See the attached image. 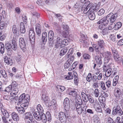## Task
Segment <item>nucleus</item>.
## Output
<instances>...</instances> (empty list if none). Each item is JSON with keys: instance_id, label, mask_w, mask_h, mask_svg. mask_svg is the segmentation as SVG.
<instances>
[{"instance_id": "f257e3e1", "label": "nucleus", "mask_w": 123, "mask_h": 123, "mask_svg": "<svg viewBox=\"0 0 123 123\" xmlns=\"http://www.w3.org/2000/svg\"><path fill=\"white\" fill-rule=\"evenodd\" d=\"M17 47L16 41L13 40H12V43H10L9 42L5 44V49L8 51H11L12 49L16 50L17 49Z\"/></svg>"}, {"instance_id": "f03ea898", "label": "nucleus", "mask_w": 123, "mask_h": 123, "mask_svg": "<svg viewBox=\"0 0 123 123\" xmlns=\"http://www.w3.org/2000/svg\"><path fill=\"white\" fill-rule=\"evenodd\" d=\"M30 99L29 95L28 94L25 95V94L23 93L19 98L18 104H20L22 103H26L29 101Z\"/></svg>"}, {"instance_id": "7ed1b4c3", "label": "nucleus", "mask_w": 123, "mask_h": 123, "mask_svg": "<svg viewBox=\"0 0 123 123\" xmlns=\"http://www.w3.org/2000/svg\"><path fill=\"white\" fill-rule=\"evenodd\" d=\"M112 114L113 115H117L120 116L123 114V111L120 108V106L117 105L113 108Z\"/></svg>"}, {"instance_id": "20e7f679", "label": "nucleus", "mask_w": 123, "mask_h": 123, "mask_svg": "<svg viewBox=\"0 0 123 123\" xmlns=\"http://www.w3.org/2000/svg\"><path fill=\"white\" fill-rule=\"evenodd\" d=\"M62 27L63 30L62 35L64 37H66L68 36L69 34V27L64 23H62Z\"/></svg>"}, {"instance_id": "39448f33", "label": "nucleus", "mask_w": 123, "mask_h": 123, "mask_svg": "<svg viewBox=\"0 0 123 123\" xmlns=\"http://www.w3.org/2000/svg\"><path fill=\"white\" fill-rule=\"evenodd\" d=\"M117 17V14L115 13H110L106 16V18L111 23H113L114 22Z\"/></svg>"}, {"instance_id": "423d86ee", "label": "nucleus", "mask_w": 123, "mask_h": 123, "mask_svg": "<svg viewBox=\"0 0 123 123\" xmlns=\"http://www.w3.org/2000/svg\"><path fill=\"white\" fill-rule=\"evenodd\" d=\"M102 55L105 57V59L106 60L107 62H108L112 58V54L111 52L109 51L103 52L102 53Z\"/></svg>"}, {"instance_id": "0eeeda50", "label": "nucleus", "mask_w": 123, "mask_h": 123, "mask_svg": "<svg viewBox=\"0 0 123 123\" xmlns=\"http://www.w3.org/2000/svg\"><path fill=\"white\" fill-rule=\"evenodd\" d=\"M55 46L56 48H61L64 47L62 44V40L60 37H58L57 38Z\"/></svg>"}, {"instance_id": "6e6552de", "label": "nucleus", "mask_w": 123, "mask_h": 123, "mask_svg": "<svg viewBox=\"0 0 123 123\" xmlns=\"http://www.w3.org/2000/svg\"><path fill=\"white\" fill-rule=\"evenodd\" d=\"M29 37L31 43L33 44L34 43L35 39V34L33 30H30L29 32Z\"/></svg>"}, {"instance_id": "1a4fd4ad", "label": "nucleus", "mask_w": 123, "mask_h": 123, "mask_svg": "<svg viewBox=\"0 0 123 123\" xmlns=\"http://www.w3.org/2000/svg\"><path fill=\"white\" fill-rule=\"evenodd\" d=\"M86 80L88 82H90L91 81L94 82L96 81L97 80V77L95 75L92 76L91 74L89 73L88 74L86 77Z\"/></svg>"}, {"instance_id": "9d476101", "label": "nucleus", "mask_w": 123, "mask_h": 123, "mask_svg": "<svg viewBox=\"0 0 123 123\" xmlns=\"http://www.w3.org/2000/svg\"><path fill=\"white\" fill-rule=\"evenodd\" d=\"M59 117L60 120L62 123H66L67 119L64 113L62 112H60L59 114Z\"/></svg>"}, {"instance_id": "9b49d317", "label": "nucleus", "mask_w": 123, "mask_h": 123, "mask_svg": "<svg viewBox=\"0 0 123 123\" xmlns=\"http://www.w3.org/2000/svg\"><path fill=\"white\" fill-rule=\"evenodd\" d=\"M63 104L65 110L66 111H69L70 108L69 100L68 98H66L64 100Z\"/></svg>"}, {"instance_id": "f8f14e48", "label": "nucleus", "mask_w": 123, "mask_h": 123, "mask_svg": "<svg viewBox=\"0 0 123 123\" xmlns=\"http://www.w3.org/2000/svg\"><path fill=\"white\" fill-rule=\"evenodd\" d=\"M19 45L21 49L23 51H25L26 48V46L24 40L23 38L19 39Z\"/></svg>"}, {"instance_id": "ddd939ff", "label": "nucleus", "mask_w": 123, "mask_h": 123, "mask_svg": "<svg viewBox=\"0 0 123 123\" xmlns=\"http://www.w3.org/2000/svg\"><path fill=\"white\" fill-rule=\"evenodd\" d=\"M89 3V4H88V7H90L89 9H91V11L93 10L95 11L96 12L97 11L99 8V6H98L94 5H93L92 3H90V2H88Z\"/></svg>"}, {"instance_id": "4468645a", "label": "nucleus", "mask_w": 123, "mask_h": 123, "mask_svg": "<svg viewBox=\"0 0 123 123\" xmlns=\"http://www.w3.org/2000/svg\"><path fill=\"white\" fill-rule=\"evenodd\" d=\"M75 106H82V102L81 97L78 95L75 98Z\"/></svg>"}, {"instance_id": "2eb2a0df", "label": "nucleus", "mask_w": 123, "mask_h": 123, "mask_svg": "<svg viewBox=\"0 0 123 123\" xmlns=\"http://www.w3.org/2000/svg\"><path fill=\"white\" fill-rule=\"evenodd\" d=\"M82 106H76L77 111L78 113L79 114H81L82 112L83 113L84 112V113L86 114V108H85L83 107V108L81 107Z\"/></svg>"}, {"instance_id": "dca6fc26", "label": "nucleus", "mask_w": 123, "mask_h": 123, "mask_svg": "<svg viewBox=\"0 0 123 123\" xmlns=\"http://www.w3.org/2000/svg\"><path fill=\"white\" fill-rule=\"evenodd\" d=\"M114 95L117 98L121 97L122 93L120 89L119 88H116L115 90Z\"/></svg>"}, {"instance_id": "f3484780", "label": "nucleus", "mask_w": 123, "mask_h": 123, "mask_svg": "<svg viewBox=\"0 0 123 123\" xmlns=\"http://www.w3.org/2000/svg\"><path fill=\"white\" fill-rule=\"evenodd\" d=\"M91 9L88 10V14L89 19L91 20H93L95 19V15L93 11H91Z\"/></svg>"}, {"instance_id": "a211bd4d", "label": "nucleus", "mask_w": 123, "mask_h": 123, "mask_svg": "<svg viewBox=\"0 0 123 123\" xmlns=\"http://www.w3.org/2000/svg\"><path fill=\"white\" fill-rule=\"evenodd\" d=\"M35 30L37 34L40 36L41 34V27L40 25L37 24L36 25Z\"/></svg>"}, {"instance_id": "6ab92c4d", "label": "nucleus", "mask_w": 123, "mask_h": 123, "mask_svg": "<svg viewBox=\"0 0 123 123\" xmlns=\"http://www.w3.org/2000/svg\"><path fill=\"white\" fill-rule=\"evenodd\" d=\"M94 48H95V51L97 55L100 54L102 55V53L101 52L104 51V48H101V47L98 46L93 47Z\"/></svg>"}, {"instance_id": "aec40b11", "label": "nucleus", "mask_w": 123, "mask_h": 123, "mask_svg": "<svg viewBox=\"0 0 123 123\" xmlns=\"http://www.w3.org/2000/svg\"><path fill=\"white\" fill-rule=\"evenodd\" d=\"M81 95L83 100L85 102H87L88 101L89 97L90 96L89 95L86 94L83 92L81 93Z\"/></svg>"}, {"instance_id": "412c9836", "label": "nucleus", "mask_w": 123, "mask_h": 123, "mask_svg": "<svg viewBox=\"0 0 123 123\" xmlns=\"http://www.w3.org/2000/svg\"><path fill=\"white\" fill-rule=\"evenodd\" d=\"M13 120L16 121H18L19 120V117L18 114L15 112H13L11 114Z\"/></svg>"}, {"instance_id": "4be33fe9", "label": "nucleus", "mask_w": 123, "mask_h": 123, "mask_svg": "<svg viewBox=\"0 0 123 123\" xmlns=\"http://www.w3.org/2000/svg\"><path fill=\"white\" fill-rule=\"evenodd\" d=\"M113 55L114 59L115 61H121L122 60V58L119 56L118 53H115Z\"/></svg>"}, {"instance_id": "5701e85b", "label": "nucleus", "mask_w": 123, "mask_h": 123, "mask_svg": "<svg viewBox=\"0 0 123 123\" xmlns=\"http://www.w3.org/2000/svg\"><path fill=\"white\" fill-rule=\"evenodd\" d=\"M24 116H25V118L26 119H29L30 120H31L33 118V116L30 112L25 113L24 114Z\"/></svg>"}, {"instance_id": "b1692460", "label": "nucleus", "mask_w": 123, "mask_h": 123, "mask_svg": "<svg viewBox=\"0 0 123 123\" xmlns=\"http://www.w3.org/2000/svg\"><path fill=\"white\" fill-rule=\"evenodd\" d=\"M98 44L101 48H104L105 43L103 39H99L97 41Z\"/></svg>"}, {"instance_id": "393cba45", "label": "nucleus", "mask_w": 123, "mask_h": 123, "mask_svg": "<svg viewBox=\"0 0 123 123\" xmlns=\"http://www.w3.org/2000/svg\"><path fill=\"white\" fill-rule=\"evenodd\" d=\"M47 34L46 32H44L42 34V40L43 43L44 44L47 40Z\"/></svg>"}, {"instance_id": "a878e982", "label": "nucleus", "mask_w": 123, "mask_h": 123, "mask_svg": "<svg viewBox=\"0 0 123 123\" xmlns=\"http://www.w3.org/2000/svg\"><path fill=\"white\" fill-rule=\"evenodd\" d=\"M20 31L21 33H24L25 32V25L23 22H21L20 24Z\"/></svg>"}, {"instance_id": "bb28decb", "label": "nucleus", "mask_w": 123, "mask_h": 123, "mask_svg": "<svg viewBox=\"0 0 123 123\" xmlns=\"http://www.w3.org/2000/svg\"><path fill=\"white\" fill-rule=\"evenodd\" d=\"M39 112H35L33 114L34 118L38 121H39L41 120V116Z\"/></svg>"}, {"instance_id": "cd10ccee", "label": "nucleus", "mask_w": 123, "mask_h": 123, "mask_svg": "<svg viewBox=\"0 0 123 123\" xmlns=\"http://www.w3.org/2000/svg\"><path fill=\"white\" fill-rule=\"evenodd\" d=\"M54 35V32L52 31H49L48 34V37L49 41H51L52 40Z\"/></svg>"}, {"instance_id": "c85d7f7f", "label": "nucleus", "mask_w": 123, "mask_h": 123, "mask_svg": "<svg viewBox=\"0 0 123 123\" xmlns=\"http://www.w3.org/2000/svg\"><path fill=\"white\" fill-rule=\"evenodd\" d=\"M122 23L120 22H117L115 25H114V29L117 30L120 28L122 26Z\"/></svg>"}, {"instance_id": "c756f323", "label": "nucleus", "mask_w": 123, "mask_h": 123, "mask_svg": "<svg viewBox=\"0 0 123 123\" xmlns=\"http://www.w3.org/2000/svg\"><path fill=\"white\" fill-rule=\"evenodd\" d=\"M1 110L3 115L5 116L6 118L8 117L9 116L8 113L5 109L3 108H1Z\"/></svg>"}, {"instance_id": "7c9ffc66", "label": "nucleus", "mask_w": 123, "mask_h": 123, "mask_svg": "<svg viewBox=\"0 0 123 123\" xmlns=\"http://www.w3.org/2000/svg\"><path fill=\"white\" fill-rule=\"evenodd\" d=\"M18 29L15 25H13L12 28V32L13 34L16 35L17 34Z\"/></svg>"}, {"instance_id": "2f4dec72", "label": "nucleus", "mask_w": 123, "mask_h": 123, "mask_svg": "<svg viewBox=\"0 0 123 123\" xmlns=\"http://www.w3.org/2000/svg\"><path fill=\"white\" fill-rule=\"evenodd\" d=\"M42 99L43 101L45 103H49V99L48 97L45 95L43 94L42 96Z\"/></svg>"}, {"instance_id": "473e14b6", "label": "nucleus", "mask_w": 123, "mask_h": 123, "mask_svg": "<svg viewBox=\"0 0 123 123\" xmlns=\"http://www.w3.org/2000/svg\"><path fill=\"white\" fill-rule=\"evenodd\" d=\"M94 123H100V121L97 115H95L93 117Z\"/></svg>"}, {"instance_id": "72a5a7b5", "label": "nucleus", "mask_w": 123, "mask_h": 123, "mask_svg": "<svg viewBox=\"0 0 123 123\" xmlns=\"http://www.w3.org/2000/svg\"><path fill=\"white\" fill-rule=\"evenodd\" d=\"M68 50L67 47H65L62 48L61 50L60 55L61 56H63L67 52Z\"/></svg>"}, {"instance_id": "f704fd0d", "label": "nucleus", "mask_w": 123, "mask_h": 123, "mask_svg": "<svg viewBox=\"0 0 123 123\" xmlns=\"http://www.w3.org/2000/svg\"><path fill=\"white\" fill-rule=\"evenodd\" d=\"M112 71V68H109L106 71L105 74V75L106 77H109L111 74H112L111 72Z\"/></svg>"}, {"instance_id": "c9c22d12", "label": "nucleus", "mask_w": 123, "mask_h": 123, "mask_svg": "<svg viewBox=\"0 0 123 123\" xmlns=\"http://www.w3.org/2000/svg\"><path fill=\"white\" fill-rule=\"evenodd\" d=\"M17 109L18 112L20 114H23L25 112V109L22 107H17Z\"/></svg>"}, {"instance_id": "e433bc0d", "label": "nucleus", "mask_w": 123, "mask_h": 123, "mask_svg": "<svg viewBox=\"0 0 123 123\" xmlns=\"http://www.w3.org/2000/svg\"><path fill=\"white\" fill-rule=\"evenodd\" d=\"M41 120H42L43 123H46V122L47 118L46 115L44 114L43 113L41 114Z\"/></svg>"}, {"instance_id": "4c0bfd02", "label": "nucleus", "mask_w": 123, "mask_h": 123, "mask_svg": "<svg viewBox=\"0 0 123 123\" xmlns=\"http://www.w3.org/2000/svg\"><path fill=\"white\" fill-rule=\"evenodd\" d=\"M95 58L97 63L99 64L102 63V61L101 58L99 56L96 55L95 56Z\"/></svg>"}, {"instance_id": "58836bf2", "label": "nucleus", "mask_w": 123, "mask_h": 123, "mask_svg": "<svg viewBox=\"0 0 123 123\" xmlns=\"http://www.w3.org/2000/svg\"><path fill=\"white\" fill-rule=\"evenodd\" d=\"M5 46L3 43H0V52L1 54H3L4 52Z\"/></svg>"}, {"instance_id": "ea45409f", "label": "nucleus", "mask_w": 123, "mask_h": 123, "mask_svg": "<svg viewBox=\"0 0 123 123\" xmlns=\"http://www.w3.org/2000/svg\"><path fill=\"white\" fill-rule=\"evenodd\" d=\"M73 74L74 78V83L75 84L77 85L78 82V78L77 77V74L76 72H74Z\"/></svg>"}, {"instance_id": "a19ab883", "label": "nucleus", "mask_w": 123, "mask_h": 123, "mask_svg": "<svg viewBox=\"0 0 123 123\" xmlns=\"http://www.w3.org/2000/svg\"><path fill=\"white\" fill-rule=\"evenodd\" d=\"M37 109L38 112L42 113L43 112V109L40 104H38L37 106Z\"/></svg>"}, {"instance_id": "79ce46f5", "label": "nucleus", "mask_w": 123, "mask_h": 123, "mask_svg": "<svg viewBox=\"0 0 123 123\" xmlns=\"http://www.w3.org/2000/svg\"><path fill=\"white\" fill-rule=\"evenodd\" d=\"M69 94L71 95L72 96L75 97H77L78 95H77V92L75 91H71L69 93Z\"/></svg>"}, {"instance_id": "37998d69", "label": "nucleus", "mask_w": 123, "mask_h": 123, "mask_svg": "<svg viewBox=\"0 0 123 123\" xmlns=\"http://www.w3.org/2000/svg\"><path fill=\"white\" fill-rule=\"evenodd\" d=\"M0 74H1L3 76L4 78H6L7 77V75L5 72L4 70H2L1 69L0 71Z\"/></svg>"}, {"instance_id": "c03bdc74", "label": "nucleus", "mask_w": 123, "mask_h": 123, "mask_svg": "<svg viewBox=\"0 0 123 123\" xmlns=\"http://www.w3.org/2000/svg\"><path fill=\"white\" fill-rule=\"evenodd\" d=\"M69 60H67L64 65V67L65 68H68L70 66L71 63V62H69Z\"/></svg>"}, {"instance_id": "a18cd8bd", "label": "nucleus", "mask_w": 123, "mask_h": 123, "mask_svg": "<svg viewBox=\"0 0 123 123\" xmlns=\"http://www.w3.org/2000/svg\"><path fill=\"white\" fill-rule=\"evenodd\" d=\"M108 96V94L107 92H103V96L102 97V99H101V100L102 101V102H103V99L105 100V98L107 97Z\"/></svg>"}, {"instance_id": "49530a36", "label": "nucleus", "mask_w": 123, "mask_h": 123, "mask_svg": "<svg viewBox=\"0 0 123 123\" xmlns=\"http://www.w3.org/2000/svg\"><path fill=\"white\" fill-rule=\"evenodd\" d=\"M12 88V86L11 85H10L6 88L4 90V91L7 92H10L11 91Z\"/></svg>"}, {"instance_id": "de8ad7c7", "label": "nucleus", "mask_w": 123, "mask_h": 123, "mask_svg": "<svg viewBox=\"0 0 123 123\" xmlns=\"http://www.w3.org/2000/svg\"><path fill=\"white\" fill-rule=\"evenodd\" d=\"M49 105L48 106H50L52 105L55 106L56 105V102L55 100L54 99H53L51 101V102H49Z\"/></svg>"}, {"instance_id": "09e8293b", "label": "nucleus", "mask_w": 123, "mask_h": 123, "mask_svg": "<svg viewBox=\"0 0 123 123\" xmlns=\"http://www.w3.org/2000/svg\"><path fill=\"white\" fill-rule=\"evenodd\" d=\"M11 85L12 86V88H17V84L15 81H13L12 82Z\"/></svg>"}, {"instance_id": "8fccbe9b", "label": "nucleus", "mask_w": 123, "mask_h": 123, "mask_svg": "<svg viewBox=\"0 0 123 123\" xmlns=\"http://www.w3.org/2000/svg\"><path fill=\"white\" fill-rule=\"evenodd\" d=\"M46 116L48 121H49L51 119V116L49 112H47L46 114Z\"/></svg>"}, {"instance_id": "3c124183", "label": "nucleus", "mask_w": 123, "mask_h": 123, "mask_svg": "<svg viewBox=\"0 0 123 123\" xmlns=\"http://www.w3.org/2000/svg\"><path fill=\"white\" fill-rule=\"evenodd\" d=\"M4 60L6 64L8 65L10 64V60L8 59L7 56H6L5 57L4 59Z\"/></svg>"}, {"instance_id": "603ef678", "label": "nucleus", "mask_w": 123, "mask_h": 123, "mask_svg": "<svg viewBox=\"0 0 123 123\" xmlns=\"http://www.w3.org/2000/svg\"><path fill=\"white\" fill-rule=\"evenodd\" d=\"M105 11L104 9H100L98 12V14L99 16H101L104 14Z\"/></svg>"}, {"instance_id": "864d4df0", "label": "nucleus", "mask_w": 123, "mask_h": 123, "mask_svg": "<svg viewBox=\"0 0 123 123\" xmlns=\"http://www.w3.org/2000/svg\"><path fill=\"white\" fill-rule=\"evenodd\" d=\"M16 92L15 93H14L13 91H12L10 93V96L11 97H13L15 96L17 94L18 91V90L16 89Z\"/></svg>"}, {"instance_id": "5fc2aeb1", "label": "nucleus", "mask_w": 123, "mask_h": 123, "mask_svg": "<svg viewBox=\"0 0 123 123\" xmlns=\"http://www.w3.org/2000/svg\"><path fill=\"white\" fill-rule=\"evenodd\" d=\"M94 93L95 96L96 97L99 96V92L98 89H96L94 91Z\"/></svg>"}, {"instance_id": "6e6d98bb", "label": "nucleus", "mask_w": 123, "mask_h": 123, "mask_svg": "<svg viewBox=\"0 0 123 123\" xmlns=\"http://www.w3.org/2000/svg\"><path fill=\"white\" fill-rule=\"evenodd\" d=\"M106 19H107V18H106V17H104L103 18L100 20L99 21L97 22V24H100L102 23L103 24Z\"/></svg>"}, {"instance_id": "4d7b16f0", "label": "nucleus", "mask_w": 123, "mask_h": 123, "mask_svg": "<svg viewBox=\"0 0 123 123\" xmlns=\"http://www.w3.org/2000/svg\"><path fill=\"white\" fill-rule=\"evenodd\" d=\"M68 41L67 39H64L63 41L62 40V45L64 46L65 45H68Z\"/></svg>"}, {"instance_id": "13d9d810", "label": "nucleus", "mask_w": 123, "mask_h": 123, "mask_svg": "<svg viewBox=\"0 0 123 123\" xmlns=\"http://www.w3.org/2000/svg\"><path fill=\"white\" fill-rule=\"evenodd\" d=\"M56 87H57L59 89H59L60 90H59L61 91H63L65 89V88L63 86H61L58 85Z\"/></svg>"}, {"instance_id": "bf43d9fd", "label": "nucleus", "mask_w": 123, "mask_h": 123, "mask_svg": "<svg viewBox=\"0 0 123 123\" xmlns=\"http://www.w3.org/2000/svg\"><path fill=\"white\" fill-rule=\"evenodd\" d=\"M88 5L87 6V7L84 9L83 8L82 9V10H84L83 12L84 13L86 14L87 13V14H88V10L87 11V10L88 9H89V8H90V7H88Z\"/></svg>"}, {"instance_id": "052dcab7", "label": "nucleus", "mask_w": 123, "mask_h": 123, "mask_svg": "<svg viewBox=\"0 0 123 123\" xmlns=\"http://www.w3.org/2000/svg\"><path fill=\"white\" fill-rule=\"evenodd\" d=\"M100 85L101 88L103 90H105L106 89V87L105 86V84L103 82V81L101 82Z\"/></svg>"}, {"instance_id": "680f3d73", "label": "nucleus", "mask_w": 123, "mask_h": 123, "mask_svg": "<svg viewBox=\"0 0 123 123\" xmlns=\"http://www.w3.org/2000/svg\"><path fill=\"white\" fill-rule=\"evenodd\" d=\"M5 24L4 22H0V29L1 30L3 29L5 26Z\"/></svg>"}, {"instance_id": "e2e57ef3", "label": "nucleus", "mask_w": 123, "mask_h": 123, "mask_svg": "<svg viewBox=\"0 0 123 123\" xmlns=\"http://www.w3.org/2000/svg\"><path fill=\"white\" fill-rule=\"evenodd\" d=\"M111 49L113 55L115 53H118L117 50L114 47H111Z\"/></svg>"}, {"instance_id": "0e129e2a", "label": "nucleus", "mask_w": 123, "mask_h": 123, "mask_svg": "<svg viewBox=\"0 0 123 123\" xmlns=\"http://www.w3.org/2000/svg\"><path fill=\"white\" fill-rule=\"evenodd\" d=\"M95 110L97 112L102 111L101 107H97L95 108Z\"/></svg>"}, {"instance_id": "69168bd1", "label": "nucleus", "mask_w": 123, "mask_h": 123, "mask_svg": "<svg viewBox=\"0 0 123 123\" xmlns=\"http://www.w3.org/2000/svg\"><path fill=\"white\" fill-rule=\"evenodd\" d=\"M83 57L85 59H89L90 57V56L88 54H84Z\"/></svg>"}, {"instance_id": "338daca9", "label": "nucleus", "mask_w": 123, "mask_h": 123, "mask_svg": "<svg viewBox=\"0 0 123 123\" xmlns=\"http://www.w3.org/2000/svg\"><path fill=\"white\" fill-rule=\"evenodd\" d=\"M117 44L118 45H123V39H121L117 43Z\"/></svg>"}, {"instance_id": "774afa93", "label": "nucleus", "mask_w": 123, "mask_h": 123, "mask_svg": "<svg viewBox=\"0 0 123 123\" xmlns=\"http://www.w3.org/2000/svg\"><path fill=\"white\" fill-rule=\"evenodd\" d=\"M107 121L108 123H114V122L113 120L110 117L108 118Z\"/></svg>"}]
</instances>
